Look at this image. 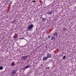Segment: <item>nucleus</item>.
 <instances>
[{"mask_svg":"<svg viewBox=\"0 0 76 76\" xmlns=\"http://www.w3.org/2000/svg\"><path fill=\"white\" fill-rule=\"evenodd\" d=\"M33 2H35V1H33Z\"/></svg>","mask_w":76,"mask_h":76,"instance_id":"obj_22","label":"nucleus"},{"mask_svg":"<svg viewBox=\"0 0 76 76\" xmlns=\"http://www.w3.org/2000/svg\"><path fill=\"white\" fill-rule=\"evenodd\" d=\"M47 57L48 58H51V54L50 53H48L47 55Z\"/></svg>","mask_w":76,"mask_h":76,"instance_id":"obj_7","label":"nucleus"},{"mask_svg":"<svg viewBox=\"0 0 76 76\" xmlns=\"http://www.w3.org/2000/svg\"><path fill=\"white\" fill-rule=\"evenodd\" d=\"M11 66H15V64L13 63H11Z\"/></svg>","mask_w":76,"mask_h":76,"instance_id":"obj_11","label":"nucleus"},{"mask_svg":"<svg viewBox=\"0 0 76 76\" xmlns=\"http://www.w3.org/2000/svg\"><path fill=\"white\" fill-rule=\"evenodd\" d=\"M42 22H44L47 20V18H46L42 17Z\"/></svg>","mask_w":76,"mask_h":76,"instance_id":"obj_4","label":"nucleus"},{"mask_svg":"<svg viewBox=\"0 0 76 76\" xmlns=\"http://www.w3.org/2000/svg\"><path fill=\"white\" fill-rule=\"evenodd\" d=\"M48 0L49 1H52V0Z\"/></svg>","mask_w":76,"mask_h":76,"instance_id":"obj_21","label":"nucleus"},{"mask_svg":"<svg viewBox=\"0 0 76 76\" xmlns=\"http://www.w3.org/2000/svg\"><path fill=\"white\" fill-rule=\"evenodd\" d=\"M50 67H46V69H50Z\"/></svg>","mask_w":76,"mask_h":76,"instance_id":"obj_15","label":"nucleus"},{"mask_svg":"<svg viewBox=\"0 0 76 76\" xmlns=\"http://www.w3.org/2000/svg\"><path fill=\"white\" fill-rule=\"evenodd\" d=\"M23 38H21L20 39H23Z\"/></svg>","mask_w":76,"mask_h":76,"instance_id":"obj_19","label":"nucleus"},{"mask_svg":"<svg viewBox=\"0 0 76 76\" xmlns=\"http://www.w3.org/2000/svg\"><path fill=\"white\" fill-rule=\"evenodd\" d=\"M66 28H64L63 29V31H65V30H66Z\"/></svg>","mask_w":76,"mask_h":76,"instance_id":"obj_16","label":"nucleus"},{"mask_svg":"<svg viewBox=\"0 0 76 76\" xmlns=\"http://www.w3.org/2000/svg\"><path fill=\"white\" fill-rule=\"evenodd\" d=\"M46 40H47V39H48V38H46Z\"/></svg>","mask_w":76,"mask_h":76,"instance_id":"obj_23","label":"nucleus"},{"mask_svg":"<svg viewBox=\"0 0 76 76\" xmlns=\"http://www.w3.org/2000/svg\"><path fill=\"white\" fill-rule=\"evenodd\" d=\"M28 74H29V73H28Z\"/></svg>","mask_w":76,"mask_h":76,"instance_id":"obj_24","label":"nucleus"},{"mask_svg":"<svg viewBox=\"0 0 76 76\" xmlns=\"http://www.w3.org/2000/svg\"><path fill=\"white\" fill-rule=\"evenodd\" d=\"M17 69H16L15 70H13L12 72V75H15L16 73V72L17 71Z\"/></svg>","mask_w":76,"mask_h":76,"instance_id":"obj_3","label":"nucleus"},{"mask_svg":"<svg viewBox=\"0 0 76 76\" xmlns=\"http://www.w3.org/2000/svg\"><path fill=\"white\" fill-rule=\"evenodd\" d=\"M66 58V56H64L63 57V59H65Z\"/></svg>","mask_w":76,"mask_h":76,"instance_id":"obj_13","label":"nucleus"},{"mask_svg":"<svg viewBox=\"0 0 76 76\" xmlns=\"http://www.w3.org/2000/svg\"><path fill=\"white\" fill-rule=\"evenodd\" d=\"M31 66H30V65H26L24 67V68L26 69H28V68H29V67H30Z\"/></svg>","mask_w":76,"mask_h":76,"instance_id":"obj_6","label":"nucleus"},{"mask_svg":"<svg viewBox=\"0 0 76 76\" xmlns=\"http://www.w3.org/2000/svg\"><path fill=\"white\" fill-rule=\"evenodd\" d=\"M25 69H26V68H23V70H25Z\"/></svg>","mask_w":76,"mask_h":76,"instance_id":"obj_20","label":"nucleus"},{"mask_svg":"<svg viewBox=\"0 0 76 76\" xmlns=\"http://www.w3.org/2000/svg\"><path fill=\"white\" fill-rule=\"evenodd\" d=\"M47 58H48L47 57H44L43 58V61H45V60H47Z\"/></svg>","mask_w":76,"mask_h":76,"instance_id":"obj_9","label":"nucleus"},{"mask_svg":"<svg viewBox=\"0 0 76 76\" xmlns=\"http://www.w3.org/2000/svg\"><path fill=\"white\" fill-rule=\"evenodd\" d=\"M10 4H12V1H10Z\"/></svg>","mask_w":76,"mask_h":76,"instance_id":"obj_17","label":"nucleus"},{"mask_svg":"<svg viewBox=\"0 0 76 76\" xmlns=\"http://www.w3.org/2000/svg\"><path fill=\"white\" fill-rule=\"evenodd\" d=\"M33 27H34V25L33 24H31L29 26L27 29L28 30H31V29H32Z\"/></svg>","mask_w":76,"mask_h":76,"instance_id":"obj_1","label":"nucleus"},{"mask_svg":"<svg viewBox=\"0 0 76 76\" xmlns=\"http://www.w3.org/2000/svg\"><path fill=\"white\" fill-rule=\"evenodd\" d=\"M18 37V36H15L14 37V38H17Z\"/></svg>","mask_w":76,"mask_h":76,"instance_id":"obj_14","label":"nucleus"},{"mask_svg":"<svg viewBox=\"0 0 76 76\" xmlns=\"http://www.w3.org/2000/svg\"><path fill=\"white\" fill-rule=\"evenodd\" d=\"M28 55L23 56H22V58L23 60H26V59L28 58Z\"/></svg>","mask_w":76,"mask_h":76,"instance_id":"obj_2","label":"nucleus"},{"mask_svg":"<svg viewBox=\"0 0 76 76\" xmlns=\"http://www.w3.org/2000/svg\"><path fill=\"white\" fill-rule=\"evenodd\" d=\"M55 38H56L55 37H54L53 36H52L50 39L51 40H54Z\"/></svg>","mask_w":76,"mask_h":76,"instance_id":"obj_10","label":"nucleus"},{"mask_svg":"<svg viewBox=\"0 0 76 76\" xmlns=\"http://www.w3.org/2000/svg\"><path fill=\"white\" fill-rule=\"evenodd\" d=\"M50 37H51V36L50 35L48 36V38H50Z\"/></svg>","mask_w":76,"mask_h":76,"instance_id":"obj_18","label":"nucleus"},{"mask_svg":"<svg viewBox=\"0 0 76 76\" xmlns=\"http://www.w3.org/2000/svg\"><path fill=\"white\" fill-rule=\"evenodd\" d=\"M53 35L54 37H57L58 35V34L57 32V31L55 32L53 34Z\"/></svg>","mask_w":76,"mask_h":76,"instance_id":"obj_5","label":"nucleus"},{"mask_svg":"<svg viewBox=\"0 0 76 76\" xmlns=\"http://www.w3.org/2000/svg\"><path fill=\"white\" fill-rule=\"evenodd\" d=\"M3 69V66H0V70H2V69Z\"/></svg>","mask_w":76,"mask_h":76,"instance_id":"obj_12","label":"nucleus"},{"mask_svg":"<svg viewBox=\"0 0 76 76\" xmlns=\"http://www.w3.org/2000/svg\"><path fill=\"white\" fill-rule=\"evenodd\" d=\"M52 13H53V11H52L50 12H47V14H48V15H52Z\"/></svg>","mask_w":76,"mask_h":76,"instance_id":"obj_8","label":"nucleus"}]
</instances>
